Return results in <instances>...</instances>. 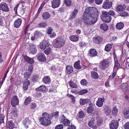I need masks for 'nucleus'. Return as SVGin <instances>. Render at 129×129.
I'll use <instances>...</instances> for the list:
<instances>
[{
    "instance_id": "64",
    "label": "nucleus",
    "mask_w": 129,
    "mask_h": 129,
    "mask_svg": "<svg viewBox=\"0 0 129 129\" xmlns=\"http://www.w3.org/2000/svg\"><path fill=\"white\" fill-rule=\"evenodd\" d=\"M103 1V0H95V1L96 4L100 5L102 3Z\"/></svg>"
},
{
    "instance_id": "13",
    "label": "nucleus",
    "mask_w": 129,
    "mask_h": 129,
    "mask_svg": "<svg viewBox=\"0 0 129 129\" xmlns=\"http://www.w3.org/2000/svg\"><path fill=\"white\" fill-rule=\"evenodd\" d=\"M50 45L48 42L44 41L40 44L39 47L41 49H45L46 47H48Z\"/></svg>"
},
{
    "instance_id": "42",
    "label": "nucleus",
    "mask_w": 129,
    "mask_h": 129,
    "mask_svg": "<svg viewBox=\"0 0 129 129\" xmlns=\"http://www.w3.org/2000/svg\"><path fill=\"white\" fill-rule=\"evenodd\" d=\"M94 119L93 118H92L88 123V124L89 126L90 127L94 125Z\"/></svg>"
},
{
    "instance_id": "16",
    "label": "nucleus",
    "mask_w": 129,
    "mask_h": 129,
    "mask_svg": "<svg viewBox=\"0 0 129 129\" xmlns=\"http://www.w3.org/2000/svg\"><path fill=\"white\" fill-rule=\"evenodd\" d=\"M22 22V19L20 18H18L15 21L14 24V26L17 28L19 27L21 24Z\"/></svg>"
},
{
    "instance_id": "9",
    "label": "nucleus",
    "mask_w": 129,
    "mask_h": 129,
    "mask_svg": "<svg viewBox=\"0 0 129 129\" xmlns=\"http://www.w3.org/2000/svg\"><path fill=\"white\" fill-rule=\"evenodd\" d=\"M61 120L60 122V123H62L64 125H68L70 123V121L67 119V118L63 115H62L60 118V120Z\"/></svg>"
},
{
    "instance_id": "41",
    "label": "nucleus",
    "mask_w": 129,
    "mask_h": 129,
    "mask_svg": "<svg viewBox=\"0 0 129 129\" xmlns=\"http://www.w3.org/2000/svg\"><path fill=\"white\" fill-rule=\"evenodd\" d=\"M109 63V60L107 59L103 60L101 62V64H108Z\"/></svg>"
},
{
    "instance_id": "60",
    "label": "nucleus",
    "mask_w": 129,
    "mask_h": 129,
    "mask_svg": "<svg viewBox=\"0 0 129 129\" xmlns=\"http://www.w3.org/2000/svg\"><path fill=\"white\" fill-rule=\"evenodd\" d=\"M124 127L125 129H129V122L125 123L124 125Z\"/></svg>"
},
{
    "instance_id": "63",
    "label": "nucleus",
    "mask_w": 129,
    "mask_h": 129,
    "mask_svg": "<svg viewBox=\"0 0 129 129\" xmlns=\"http://www.w3.org/2000/svg\"><path fill=\"white\" fill-rule=\"evenodd\" d=\"M68 129H76V127L73 125H69L68 127Z\"/></svg>"
},
{
    "instance_id": "32",
    "label": "nucleus",
    "mask_w": 129,
    "mask_h": 129,
    "mask_svg": "<svg viewBox=\"0 0 129 129\" xmlns=\"http://www.w3.org/2000/svg\"><path fill=\"white\" fill-rule=\"evenodd\" d=\"M92 77L95 79H96L98 78L99 76L98 74L96 72L92 71L91 73Z\"/></svg>"
},
{
    "instance_id": "29",
    "label": "nucleus",
    "mask_w": 129,
    "mask_h": 129,
    "mask_svg": "<svg viewBox=\"0 0 129 129\" xmlns=\"http://www.w3.org/2000/svg\"><path fill=\"white\" fill-rule=\"evenodd\" d=\"M126 6L124 5H119L117 7L116 9L117 11H120L124 10Z\"/></svg>"
},
{
    "instance_id": "17",
    "label": "nucleus",
    "mask_w": 129,
    "mask_h": 129,
    "mask_svg": "<svg viewBox=\"0 0 129 129\" xmlns=\"http://www.w3.org/2000/svg\"><path fill=\"white\" fill-rule=\"evenodd\" d=\"M105 101L104 98H99L98 100L96 101V105L99 107H101L103 105V103Z\"/></svg>"
},
{
    "instance_id": "22",
    "label": "nucleus",
    "mask_w": 129,
    "mask_h": 129,
    "mask_svg": "<svg viewBox=\"0 0 129 129\" xmlns=\"http://www.w3.org/2000/svg\"><path fill=\"white\" fill-rule=\"evenodd\" d=\"M42 17L44 20H46L50 18V15L48 12H45L43 14Z\"/></svg>"
},
{
    "instance_id": "2",
    "label": "nucleus",
    "mask_w": 129,
    "mask_h": 129,
    "mask_svg": "<svg viewBox=\"0 0 129 129\" xmlns=\"http://www.w3.org/2000/svg\"><path fill=\"white\" fill-rule=\"evenodd\" d=\"M43 118L41 117L40 120L41 124L45 126L49 125L51 123L50 119L49 118V116L47 113H45L42 114Z\"/></svg>"
},
{
    "instance_id": "19",
    "label": "nucleus",
    "mask_w": 129,
    "mask_h": 129,
    "mask_svg": "<svg viewBox=\"0 0 129 129\" xmlns=\"http://www.w3.org/2000/svg\"><path fill=\"white\" fill-rule=\"evenodd\" d=\"M23 58L25 61L29 63L32 64L34 63V60L33 59L28 57L26 55L23 56Z\"/></svg>"
},
{
    "instance_id": "46",
    "label": "nucleus",
    "mask_w": 129,
    "mask_h": 129,
    "mask_svg": "<svg viewBox=\"0 0 129 129\" xmlns=\"http://www.w3.org/2000/svg\"><path fill=\"white\" fill-rule=\"evenodd\" d=\"M118 112V109L116 107H114L112 110L113 114L115 115L117 114Z\"/></svg>"
},
{
    "instance_id": "47",
    "label": "nucleus",
    "mask_w": 129,
    "mask_h": 129,
    "mask_svg": "<svg viewBox=\"0 0 129 129\" xmlns=\"http://www.w3.org/2000/svg\"><path fill=\"white\" fill-rule=\"evenodd\" d=\"M31 74V72H27L24 73V75L25 78H28L29 77Z\"/></svg>"
},
{
    "instance_id": "15",
    "label": "nucleus",
    "mask_w": 129,
    "mask_h": 129,
    "mask_svg": "<svg viewBox=\"0 0 129 129\" xmlns=\"http://www.w3.org/2000/svg\"><path fill=\"white\" fill-rule=\"evenodd\" d=\"M60 0H53L52 2V5L53 8L58 7L60 4Z\"/></svg>"
},
{
    "instance_id": "56",
    "label": "nucleus",
    "mask_w": 129,
    "mask_h": 129,
    "mask_svg": "<svg viewBox=\"0 0 129 129\" xmlns=\"http://www.w3.org/2000/svg\"><path fill=\"white\" fill-rule=\"evenodd\" d=\"M33 67L32 65H29L27 68L28 71L31 73L33 71Z\"/></svg>"
},
{
    "instance_id": "50",
    "label": "nucleus",
    "mask_w": 129,
    "mask_h": 129,
    "mask_svg": "<svg viewBox=\"0 0 129 129\" xmlns=\"http://www.w3.org/2000/svg\"><path fill=\"white\" fill-rule=\"evenodd\" d=\"M30 107L31 109H34L36 108L37 105L35 103H32L30 105Z\"/></svg>"
},
{
    "instance_id": "21",
    "label": "nucleus",
    "mask_w": 129,
    "mask_h": 129,
    "mask_svg": "<svg viewBox=\"0 0 129 129\" xmlns=\"http://www.w3.org/2000/svg\"><path fill=\"white\" fill-rule=\"evenodd\" d=\"M124 26V24L122 22L117 23L116 25V28L118 30H121L122 29Z\"/></svg>"
},
{
    "instance_id": "57",
    "label": "nucleus",
    "mask_w": 129,
    "mask_h": 129,
    "mask_svg": "<svg viewBox=\"0 0 129 129\" xmlns=\"http://www.w3.org/2000/svg\"><path fill=\"white\" fill-rule=\"evenodd\" d=\"M81 84L83 85H87V81L85 79L82 80L81 82Z\"/></svg>"
},
{
    "instance_id": "14",
    "label": "nucleus",
    "mask_w": 129,
    "mask_h": 129,
    "mask_svg": "<svg viewBox=\"0 0 129 129\" xmlns=\"http://www.w3.org/2000/svg\"><path fill=\"white\" fill-rule=\"evenodd\" d=\"M38 60L40 62L45 61L46 60V57L43 53L38 54L37 55Z\"/></svg>"
},
{
    "instance_id": "7",
    "label": "nucleus",
    "mask_w": 129,
    "mask_h": 129,
    "mask_svg": "<svg viewBox=\"0 0 129 129\" xmlns=\"http://www.w3.org/2000/svg\"><path fill=\"white\" fill-rule=\"evenodd\" d=\"M118 122L115 120H113L111 123L110 124V129H116L118 126Z\"/></svg>"
},
{
    "instance_id": "51",
    "label": "nucleus",
    "mask_w": 129,
    "mask_h": 129,
    "mask_svg": "<svg viewBox=\"0 0 129 129\" xmlns=\"http://www.w3.org/2000/svg\"><path fill=\"white\" fill-rule=\"evenodd\" d=\"M108 13L109 14V15L114 16L115 14V13L114 11L112 10H110Z\"/></svg>"
},
{
    "instance_id": "39",
    "label": "nucleus",
    "mask_w": 129,
    "mask_h": 129,
    "mask_svg": "<svg viewBox=\"0 0 129 129\" xmlns=\"http://www.w3.org/2000/svg\"><path fill=\"white\" fill-rule=\"evenodd\" d=\"M119 14L120 16L122 17H125L127 16L128 13L126 11H123L120 12Z\"/></svg>"
},
{
    "instance_id": "53",
    "label": "nucleus",
    "mask_w": 129,
    "mask_h": 129,
    "mask_svg": "<svg viewBox=\"0 0 129 129\" xmlns=\"http://www.w3.org/2000/svg\"><path fill=\"white\" fill-rule=\"evenodd\" d=\"M63 126L62 124H59L56 125L55 127V129H63Z\"/></svg>"
},
{
    "instance_id": "62",
    "label": "nucleus",
    "mask_w": 129,
    "mask_h": 129,
    "mask_svg": "<svg viewBox=\"0 0 129 129\" xmlns=\"http://www.w3.org/2000/svg\"><path fill=\"white\" fill-rule=\"evenodd\" d=\"M46 90V86L42 85L41 86V91L42 92H44Z\"/></svg>"
},
{
    "instance_id": "6",
    "label": "nucleus",
    "mask_w": 129,
    "mask_h": 129,
    "mask_svg": "<svg viewBox=\"0 0 129 129\" xmlns=\"http://www.w3.org/2000/svg\"><path fill=\"white\" fill-rule=\"evenodd\" d=\"M98 52L96 49L94 48H91L88 50V56L90 57H95L97 56Z\"/></svg>"
},
{
    "instance_id": "12",
    "label": "nucleus",
    "mask_w": 129,
    "mask_h": 129,
    "mask_svg": "<svg viewBox=\"0 0 129 129\" xmlns=\"http://www.w3.org/2000/svg\"><path fill=\"white\" fill-rule=\"evenodd\" d=\"M0 9L5 12H8L9 11L7 5L5 3H2L0 4Z\"/></svg>"
},
{
    "instance_id": "24",
    "label": "nucleus",
    "mask_w": 129,
    "mask_h": 129,
    "mask_svg": "<svg viewBox=\"0 0 129 129\" xmlns=\"http://www.w3.org/2000/svg\"><path fill=\"white\" fill-rule=\"evenodd\" d=\"M69 39L71 41L73 42H76L78 40L79 37L76 35H72L70 37Z\"/></svg>"
},
{
    "instance_id": "20",
    "label": "nucleus",
    "mask_w": 129,
    "mask_h": 129,
    "mask_svg": "<svg viewBox=\"0 0 129 129\" xmlns=\"http://www.w3.org/2000/svg\"><path fill=\"white\" fill-rule=\"evenodd\" d=\"M104 111L106 115H109L111 112V109L109 106L106 105L104 107Z\"/></svg>"
},
{
    "instance_id": "59",
    "label": "nucleus",
    "mask_w": 129,
    "mask_h": 129,
    "mask_svg": "<svg viewBox=\"0 0 129 129\" xmlns=\"http://www.w3.org/2000/svg\"><path fill=\"white\" fill-rule=\"evenodd\" d=\"M25 84L26 85L28 86L30 84L29 81L27 78L26 79L24 82L23 84Z\"/></svg>"
},
{
    "instance_id": "44",
    "label": "nucleus",
    "mask_w": 129,
    "mask_h": 129,
    "mask_svg": "<svg viewBox=\"0 0 129 129\" xmlns=\"http://www.w3.org/2000/svg\"><path fill=\"white\" fill-rule=\"evenodd\" d=\"M88 91L86 89H83L80 90L79 91V95H82L84 94L87 92Z\"/></svg>"
},
{
    "instance_id": "26",
    "label": "nucleus",
    "mask_w": 129,
    "mask_h": 129,
    "mask_svg": "<svg viewBox=\"0 0 129 129\" xmlns=\"http://www.w3.org/2000/svg\"><path fill=\"white\" fill-rule=\"evenodd\" d=\"M100 27L104 31H107L108 29V25L105 23L101 24L100 25Z\"/></svg>"
},
{
    "instance_id": "8",
    "label": "nucleus",
    "mask_w": 129,
    "mask_h": 129,
    "mask_svg": "<svg viewBox=\"0 0 129 129\" xmlns=\"http://www.w3.org/2000/svg\"><path fill=\"white\" fill-rule=\"evenodd\" d=\"M29 51L30 53L34 54L37 52L36 48L35 45L32 44H30L29 46Z\"/></svg>"
},
{
    "instance_id": "18",
    "label": "nucleus",
    "mask_w": 129,
    "mask_h": 129,
    "mask_svg": "<svg viewBox=\"0 0 129 129\" xmlns=\"http://www.w3.org/2000/svg\"><path fill=\"white\" fill-rule=\"evenodd\" d=\"M78 12V10L77 9H74L70 15L69 17V19L72 20L75 18L76 15Z\"/></svg>"
},
{
    "instance_id": "25",
    "label": "nucleus",
    "mask_w": 129,
    "mask_h": 129,
    "mask_svg": "<svg viewBox=\"0 0 129 129\" xmlns=\"http://www.w3.org/2000/svg\"><path fill=\"white\" fill-rule=\"evenodd\" d=\"M44 82L46 83H49L51 82V79L50 77L48 76L44 77L43 79Z\"/></svg>"
},
{
    "instance_id": "52",
    "label": "nucleus",
    "mask_w": 129,
    "mask_h": 129,
    "mask_svg": "<svg viewBox=\"0 0 129 129\" xmlns=\"http://www.w3.org/2000/svg\"><path fill=\"white\" fill-rule=\"evenodd\" d=\"M84 113L83 111H81L79 112V117L80 118H83L84 116Z\"/></svg>"
},
{
    "instance_id": "48",
    "label": "nucleus",
    "mask_w": 129,
    "mask_h": 129,
    "mask_svg": "<svg viewBox=\"0 0 129 129\" xmlns=\"http://www.w3.org/2000/svg\"><path fill=\"white\" fill-rule=\"evenodd\" d=\"M64 4L67 6H69L71 3V0H65L64 1Z\"/></svg>"
},
{
    "instance_id": "27",
    "label": "nucleus",
    "mask_w": 129,
    "mask_h": 129,
    "mask_svg": "<svg viewBox=\"0 0 129 129\" xmlns=\"http://www.w3.org/2000/svg\"><path fill=\"white\" fill-rule=\"evenodd\" d=\"M34 36L36 38H38L39 37H40L42 35V33L40 31L37 30L35 31L34 33Z\"/></svg>"
},
{
    "instance_id": "35",
    "label": "nucleus",
    "mask_w": 129,
    "mask_h": 129,
    "mask_svg": "<svg viewBox=\"0 0 129 129\" xmlns=\"http://www.w3.org/2000/svg\"><path fill=\"white\" fill-rule=\"evenodd\" d=\"M88 100L87 99H80V103L81 105H84L87 103L88 102Z\"/></svg>"
},
{
    "instance_id": "4",
    "label": "nucleus",
    "mask_w": 129,
    "mask_h": 129,
    "mask_svg": "<svg viewBox=\"0 0 129 129\" xmlns=\"http://www.w3.org/2000/svg\"><path fill=\"white\" fill-rule=\"evenodd\" d=\"M101 17L102 20L104 22H109L111 20V17L109 14L108 12L105 11L102 12Z\"/></svg>"
},
{
    "instance_id": "3",
    "label": "nucleus",
    "mask_w": 129,
    "mask_h": 129,
    "mask_svg": "<svg viewBox=\"0 0 129 129\" xmlns=\"http://www.w3.org/2000/svg\"><path fill=\"white\" fill-rule=\"evenodd\" d=\"M65 42V40L63 37L60 36L55 40L53 46L55 48H60L63 46L64 45Z\"/></svg>"
},
{
    "instance_id": "31",
    "label": "nucleus",
    "mask_w": 129,
    "mask_h": 129,
    "mask_svg": "<svg viewBox=\"0 0 129 129\" xmlns=\"http://www.w3.org/2000/svg\"><path fill=\"white\" fill-rule=\"evenodd\" d=\"M8 123V127L10 129H12L14 128L15 125L12 121H9Z\"/></svg>"
},
{
    "instance_id": "45",
    "label": "nucleus",
    "mask_w": 129,
    "mask_h": 129,
    "mask_svg": "<svg viewBox=\"0 0 129 129\" xmlns=\"http://www.w3.org/2000/svg\"><path fill=\"white\" fill-rule=\"evenodd\" d=\"M79 45L80 47L82 48L86 47L87 44L86 43L84 42H81L79 43Z\"/></svg>"
},
{
    "instance_id": "37",
    "label": "nucleus",
    "mask_w": 129,
    "mask_h": 129,
    "mask_svg": "<svg viewBox=\"0 0 129 129\" xmlns=\"http://www.w3.org/2000/svg\"><path fill=\"white\" fill-rule=\"evenodd\" d=\"M128 86L127 84L126 83H123L120 86V87L121 88L125 90H126L127 89Z\"/></svg>"
},
{
    "instance_id": "49",
    "label": "nucleus",
    "mask_w": 129,
    "mask_h": 129,
    "mask_svg": "<svg viewBox=\"0 0 129 129\" xmlns=\"http://www.w3.org/2000/svg\"><path fill=\"white\" fill-rule=\"evenodd\" d=\"M51 48L49 47L47 49L44 51V53L48 55L50 53L51 51Z\"/></svg>"
},
{
    "instance_id": "43",
    "label": "nucleus",
    "mask_w": 129,
    "mask_h": 129,
    "mask_svg": "<svg viewBox=\"0 0 129 129\" xmlns=\"http://www.w3.org/2000/svg\"><path fill=\"white\" fill-rule=\"evenodd\" d=\"M123 113L125 116H129V110L124 109L123 112Z\"/></svg>"
},
{
    "instance_id": "33",
    "label": "nucleus",
    "mask_w": 129,
    "mask_h": 129,
    "mask_svg": "<svg viewBox=\"0 0 129 129\" xmlns=\"http://www.w3.org/2000/svg\"><path fill=\"white\" fill-rule=\"evenodd\" d=\"M69 85L70 87L73 88H77L78 87V85L76 83L72 81H70L69 82Z\"/></svg>"
},
{
    "instance_id": "23",
    "label": "nucleus",
    "mask_w": 129,
    "mask_h": 129,
    "mask_svg": "<svg viewBox=\"0 0 129 129\" xmlns=\"http://www.w3.org/2000/svg\"><path fill=\"white\" fill-rule=\"evenodd\" d=\"M67 72L68 74H71L73 72V68L71 65H68L66 67Z\"/></svg>"
},
{
    "instance_id": "34",
    "label": "nucleus",
    "mask_w": 129,
    "mask_h": 129,
    "mask_svg": "<svg viewBox=\"0 0 129 129\" xmlns=\"http://www.w3.org/2000/svg\"><path fill=\"white\" fill-rule=\"evenodd\" d=\"M30 122L31 121L29 120L28 118H27L23 121V123L26 127H28V125L30 124Z\"/></svg>"
},
{
    "instance_id": "28",
    "label": "nucleus",
    "mask_w": 129,
    "mask_h": 129,
    "mask_svg": "<svg viewBox=\"0 0 129 129\" xmlns=\"http://www.w3.org/2000/svg\"><path fill=\"white\" fill-rule=\"evenodd\" d=\"M112 45L111 44H107L105 47V51L108 52L110 51L112 47Z\"/></svg>"
},
{
    "instance_id": "40",
    "label": "nucleus",
    "mask_w": 129,
    "mask_h": 129,
    "mask_svg": "<svg viewBox=\"0 0 129 129\" xmlns=\"http://www.w3.org/2000/svg\"><path fill=\"white\" fill-rule=\"evenodd\" d=\"M39 27H45L47 26L46 23L44 22H42L38 25Z\"/></svg>"
},
{
    "instance_id": "1",
    "label": "nucleus",
    "mask_w": 129,
    "mask_h": 129,
    "mask_svg": "<svg viewBox=\"0 0 129 129\" xmlns=\"http://www.w3.org/2000/svg\"><path fill=\"white\" fill-rule=\"evenodd\" d=\"M99 14L98 10L96 8H87L82 16L83 21L86 25H93L97 21Z\"/></svg>"
},
{
    "instance_id": "61",
    "label": "nucleus",
    "mask_w": 129,
    "mask_h": 129,
    "mask_svg": "<svg viewBox=\"0 0 129 129\" xmlns=\"http://www.w3.org/2000/svg\"><path fill=\"white\" fill-rule=\"evenodd\" d=\"M71 92L73 93L79 94V91L77 89H72L71 90Z\"/></svg>"
},
{
    "instance_id": "58",
    "label": "nucleus",
    "mask_w": 129,
    "mask_h": 129,
    "mask_svg": "<svg viewBox=\"0 0 129 129\" xmlns=\"http://www.w3.org/2000/svg\"><path fill=\"white\" fill-rule=\"evenodd\" d=\"M59 112L58 111H56L54 112L52 114V115L53 117H57L58 115Z\"/></svg>"
},
{
    "instance_id": "11",
    "label": "nucleus",
    "mask_w": 129,
    "mask_h": 129,
    "mask_svg": "<svg viewBox=\"0 0 129 129\" xmlns=\"http://www.w3.org/2000/svg\"><path fill=\"white\" fill-rule=\"evenodd\" d=\"M103 38L98 36L94 37L93 38V41L94 43L97 44H99L102 43Z\"/></svg>"
},
{
    "instance_id": "38",
    "label": "nucleus",
    "mask_w": 129,
    "mask_h": 129,
    "mask_svg": "<svg viewBox=\"0 0 129 129\" xmlns=\"http://www.w3.org/2000/svg\"><path fill=\"white\" fill-rule=\"evenodd\" d=\"M31 98L30 97H28L26 98L25 100L24 104L26 105L28 104L31 101Z\"/></svg>"
},
{
    "instance_id": "54",
    "label": "nucleus",
    "mask_w": 129,
    "mask_h": 129,
    "mask_svg": "<svg viewBox=\"0 0 129 129\" xmlns=\"http://www.w3.org/2000/svg\"><path fill=\"white\" fill-rule=\"evenodd\" d=\"M38 76L37 75H35L33 76L32 78V80L33 81H36L38 78Z\"/></svg>"
},
{
    "instance_id": "36",
    "label": "nucleus",
    "mask_w": 129,
    "mask_h": 129,
    "mask_svg": "<svg viewBox=\"0 0 129 129\" xmlns=\"http://www.w3.org/2000/svg\"><path fill=\"white\" fill-rule=\"evenodd\" d=\"M5 116L3 114H0V124L4 123V119Z\"/></svg>"
},
{
    "instance_id": "5",
    "label": "nucleus",
    "mask_w": 129,
    "mask_h": 129,
    "mask_svg": "<svg viewBox=\"0 0 129 129\" xmlns=\"http://www.w3.org/2000/svg\"><path fill=\"white\" fill-rule=\"evenodd\" d=\"M19 100L17 96H13L11 100V104L13 107H15L19 103Z\"/></svg>"
},
{
    "instance_id": "55",
    "label": "nucleus",
    "mask_w": 129,
    "mask_h": 129,
    "mask_svg": "<svg viewBox=\"0 0 129 129\" xmlns=\"http://www.w3.org/2000/svg\"><path fill=\"white\" fill-rule=\"evenodd\" d=\"M52 30L53 29L51 27H49L47 29V34L49 35H51L52 32Z\"/></svg>"
},
{
    "instance_id": "30",
    "label": "nucleus",
    "mask_w": 129,
    "mask_h": 129,
    "mask_svg": "<svg viewBox=\"0 0 129 129\" xmlns=\"http://www.w3.org/2000/svg\"><path fill=\"white\" fill-rule=\"evenodd\" d=\"M93 104H89V107L87 109V112L88 113H91L93 110V108L92 107Z\"/></svg>"
},
{
    "instance_id": "10",
    "label": "nucleus",
    "mask_w": 129,
    "mask_h": 129,
    "mask_svg": "<svg viewBox=\"0 0 129 129\" xmlns=\"http://www.w3.org/2000/svg\"><path fill=\"white\" fill-rule=\"evenodd\" d=\"M112 3L109 0H106L102 6L104 9H108L110 8L112 6Z\"/></svg>"
}]
</instances>
